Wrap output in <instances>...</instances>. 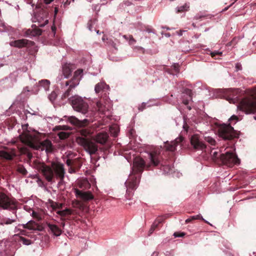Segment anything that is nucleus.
<instances>
[{
    "label": "nucleus",
    "mask_w": 256,
    "mask_h": 256,
    "mask_svg": "<svg viewBox=\"0 0 256 256\" xmlns=\"http://www.w3.org/2000/svg\"><path fill=\"white\" fill-rule=\"evenodd\" d=\"M160 149L155 148L152 150L148 154V157L150 162V164L146 165L144 160L140 158H136L134 161L132 172L130 174L128 178L125 182L127 188V192L136 190L139 184L141 174L145 167L149 169L152 165L158 166L162 160Z\"/></svg>",
    "instance_id": "nucleus-1"
},
{
    "label": "nucleus",
    "mask_w": 256,
    "mask_h": 256,
    "mask_svg": "<svg viewBox=\"0 0 256 256\" xmlns=\"http://www.w3.org/2000/svg\"><path fill=\"white\" fill-rule=\"evenodd\" d=\"M80 136L76 138V142L90 154H94L98 150L96 143L101 144H105L109 138L106 132H100L95 136H91L90 130L86 128H82L80 130Z\"/></svg>",
    "instance_id": "nucleus-2"
},
{
    "label": "nucleus",
    "mask_w": 256,
    "mask_h": 256,
    "mask_svg": "<svg viewBox=\"0 0 256 256\" xmlns=\"http://www.w3.org/2000/svg\"><path fill=\"white\" fill-rule=\"evenodd\" d=\"M40 170L48 182H53L54 178L63 180L64 177V165L60 163L52 162L51 166L43 164L40 166Z\"/></svg>",
    "instance_id": "nucleus-3"
},
{
    "label": "nucleus",
    "mask_w": 256,
    "mask_h": 256,
    "mask_svg": "<svg viewBox=\"0 0 256 256\" xmlns=\"http://www.w3.org/2000/svg\"><path fill=\"white\" fill-rule=\"evenodd\" d=\"M21 142L28 146L36 150H45L46 152L48 153L52 152L54 150V146L52 142L46 139L42 142H38L36 137L30 134H24L20 136Z\"/></svg>",
    "instance_id": "nucleus-4"
},
{
    "label": "nucleus",
    "mask_w": 256,
    "mask_h": 256,
    "mask_svg": "<svg viewBox=\"0 0 256 256\" xmlns=\"http://www.w3.org/2000/svg\"><path fill=\"white\" fill-rule=\"evenodd\" d=\"M238 117L235 115H233L229 119L230 124H222L220 126L218 130V132L220 137L222 138L224 140H230L235 138H238L239 136V132L235 130L233 127L231 126L232 124V121L238 120Z\"/></svg>",
    "instance_id": "nucleus-5"
},
{
    "label": "nucleus",
    "mask_w": 256,
    "mask_h": 256,
    "mask_svg": "<svg viewBox=\"0 0 256 256\" xmlns=\"http://www.w3.org/2000/svg\"><path fill=\"white\" fill-rule=\"evenodd\" d=\"M70 100L74 110L82 114L88 112V105L81 97L75 96H72Z\"/></svg>",
    "instance_id": "nucleus-6"
},
{
    "label": "nucleus",
    "mask_w": 256,
    "mask_h": 256,
    "mask_svg": "<svg viewBox=\"0 0 256 256\" xmlns=\"http://www.w3.org/2000/svg\"><path fill=\"white\" fill-rule=\"evenodd\" d=\"M240 110L246 114L256 112V98H243L238 105Z\"/></svg>",
    "instance_id": "nucleus-7"
},
{
    "label": "nucleus",
    "mask_w": 256,
    "mask_h": 256,
    "mask_svg": "<svg viewBox=\"0 0 256 256\" xmlns=\"http://www.w3.org/2000/svg\"><path fill=\"white\" fill-rule=\"evenodd\" d=\"M0 207L3 209L16 210V202L15 200L10 198L1 188H0Z\"/></svg>",
    "instance_id": "nucleus-8"
},
{
    "label": "nucleus",
    "mask_w": 256,
    "mask_h": 256,
    "mask_svg": "<svg viewBox=\"0 0 256 256\" xmlns=\"http://www.w3.org/2000/svg\"><path fill=\"white\" fill-rule=\"evenodd\" d=\"M220 160L222 164L229 167H232L240 163V160L237 156L232 152H226L225 154H220Z\"/></svg>",
    "instance_id": "nucleus-9"
},
{
    "label": "nucleus",
    "mask_w": 256,
    "mask_h": 256,
    "mask_svg": "<svg viewBox=\"0 0 256 256\" xmlns=\"http://www.w3.org/2000/svg\"><path fill=\"white\" fill-rule=\"evenodd\" d=\"M82 73L83 70L82 69L76 70L71 80L66 82V86H69L68 87L72 88H74L79 84Z\"/></svg>",
    "instance_id": "nucleus-10"
},
{
    "label": "nucleus",
    "mask_w": 256,
    "mask_h": 256,
    "mask_svg": "<svg viewBox=\"0 0 256 256\" xmlns=\"http://www.w3.org/2000/svg\"><path fill=\"white\" fill-rule=\"evenodd\" d=\"M82 73L83 70L82 69L76 70L71 80L66 82V86H69L68 87L72 88H74L79 84Z\"/></svg>",
    "instance_id": "nucleus-11"
},
{
    "label": "nucleus",
    "mask_w": 256,
    "mask_h": 256,
    "mask_svg": "<svg viewBox=\"0 0 256 256\" xmlns=\"http://www.w3.org/2000/svg\"><path fill=\"white\" fill-rule=\"evenodd\" d=\"M48 20L46 18L42 24H39L38 26L32 25V28L28 29L26 32V34L30 36H36L41 35L42 30L38 27H43L48 23Z\"/></svg>",
    "instance_id": "nucleus-12"
},
{
    "label": "nucleus",
    "mask_w": 256,
    "mask_h": 256,
    "mask_svg": "<svg viewBox=\"0 0 256 256\" xmlns=\"http://www.w3.org/2000/svg\"><path fill=\"white\" fill-rule=\"evenodd\" d=\"M16 150L15 148H6L0 150V158L6 160H12L16 156Z\"/></svg>",
    "instance_id": "nucleus-13"
},
{
    "label": "nucleus",
    "mask_w": 256,
    "mask_h": 256,
    "mask_svg": "<svg viewBox=\"0 0 256 256\" xmlns=\"http://www.w3.org/2000/svg\"><path fill=\"white\" fill-rule=\"evenodd\" d=\"M34 44V42L32 41H30L26 39H21L16 40H14L10 42V45L12 46L22 48L25 46H33Z\"/></svg>",
    "instance_id": "nucleus-14"
},
{
    "label": "nucleus",
    "mask_w": 256,
    "mask_h": 256,
    "mask_svg": "<svg viewBox=\"0 0 256 256\" xmlns=\"http://www.w3.org/2000/svg\"><path fill=\"white\" fill-rule=\"evenodd\" d=\"M75 194L77 198L84 201H88L94 199V196L90 192H85L78 189L75 190Z\"/></svg>",
    "instance_id": "nucleus-15"
},
{
    "label": "nucleus",
    "mask_w": 256,
    "mask_h": 256,
    "mask_svg": "<svg viewBox=\"0 0 256 256\" xmlns=\"http://www.w3.org/2000/svg\"><path fill=\"white\" fill-rule=\"evenodd\" d=\"M190 144L195 150H203L206 148V145L199 139L198 136L196 134L191 137Z\"/></svg>",
    "instance_id": "nucleus-16"
},
{
    "label": "nucleus",
    "mask_w": 256,
    "mask_h": 256,
    "mask_svg": "<svg viewBox=\"0 0 256 256\" xmlns=\"http://www.w3.org/2000/svg\"><path fill=\"white\" fill-rule=\"evenodd\" d=\"M183 140V137L180 136L176 138L174 140L170 142H165L164 147L167 150L174 152L176 150V147L180 144Z\"/></svg>",
    "instance_id": "nucleus-17"
},
{
    "label": "nucleus",
    "mask_w": 256,
    "mask_h": 256,
    "mask_svg": "<svg viewBox=\"0 0 256 256\" xmlns=\"http://www.w3.org/2000/svg\"><path fill=\"white\" fill-rule=\"evenodd\" d=\"M56 212L61 216V220H71L70 208H67L62 210H58Z\"/></svg>",
    "instance_id": "nucleus-18"
},
{
    "label": "nucleus",
    "mask_w": 256,
    "mask_h": 256,
    "mask_svg": "<svg viewBox=\"0 0 256 256\" xmlns=\"http://www.w3.org/2000/svg\"><path fill=\"white\" fill-rule=\"evenodd\" d=\"M46 225L48 227L51 232L55 236H58L61 234L62 230L58 226L52 224L50 222H46Z\"/></svg>",
    "instance_id": "nucleus-19"
},
{
    "label": "nucleus",
    "mask_w": 256,
    "mask_h": 256,
    "mask_svg": "<svg viewBox=\"0 0 256 256\" xmlns=\"http://www.w3.org/2000/svg\"><path fill=\"white\" fill-rule=\"evenodd\" d=\"M109 86L104 82H100L97 84L94 88L95 92L96 94H98L101 92H105L108 90Z\"/></svg>",
    "instance_id": "nucleus-20"
},
{
    "label": "nucleus",
    "mask_w": 256,
    "mask_h": 256,
    "mask_svg": "<svg viewBox=\"0 0 256 256\" xmlns=\"http://www.w3.org/2000/svg\"><path fill=\"white\" fill-rule=\"evenodd\" d=\"M28 230H32L42 231L44 229L42 224H39L33 220L29 221Z\"/></svg>",
    "instance_id": "nucleus-21"
},
{
    "label": "nucleus",
    "mask_w": 256,
    "mask_h": 256,
    "mask_svg": "<svg viewBox=\"0 0 256 256\" xmlns=\"http://www.w3.org/2000/svg\"><path fill=\"white\" fill-rule=\"evenodd\" d=\"M72 65L71 64H65L62 67V72L65 78H68L72 71Z\"/></svg>",
    "instance_id": "nucleus-22"
},
{
    "label": "nucleus",
    "mask_w": 256,
    "mask_h": 256,
    "mask_svg": "<svg viewBox=\"0 0 256 256\" xmlns=\"http://www.w3.org/2000/svg\"><path fill=\"white\" fill-rule=\"evenodd\" d=\"M19 151L22 154H25L29 160H31L32 154L30 152V148L26 146H24L19 148Z\"/></svg>",
    "instance_id": "nucleus-23"
},
{
    "label": "nucleus",
    "mask_w": 256,
    "mask_h": 256,
    "mask_svg": "<svg viewBox=\"0 0 256 256\" xmlns=\"http://www.w3.org/2000/svg\"><path fill=\"white\" fill-rule=\"evenodd\" d=\"M96 107L98 110L101 113L104 114L106 110H108V108L104 104L102 100H100L96 102Z\"/></svg>",
    "instance_id": "nucleus-24"
},
{
    "label": "nucleus",
    "mask_w": 256,
    "mask_h": 256,
    "mask_svg": "<svg viewBox=\"0 0 256 256\" xmlns=\"http://www.w3.org/2000/svg\"><path fill=\"white\" fill-rule=\"evenodd\" d=\"M201 220L204 221L206 223L210 224V223L208 221L205 220L202 218V215L200 214H198L196 216H190V218H188L186 220L185 222H186V224H188V222H192L194 220Z\"/></svg>",
    "instance_id": "nucleus-25"
},
{
    "label": "nucleus",
    "mask_w": 256,
    "mask_h": 256,
    "mask_svg": "<svg viewBox=\"0 0 256 256\" xmlns=\"http://www.w3.org/2000/svg\"><path fill=\"white\" fill-rule=\"evenodd\" d=\"M166 218L165 216H162L158 218L152 224V227L154 228V230L158 226V225L160 224L163 222L164 220Z\"/></svg>",
    "instance_id": "nucleus-26"
},
{
    "label": "nucleus",
    "mask_w": 256,
    "mask_h": 256,
    "mask_svg": "<svg viewBox=\"0 0 256 256\" xmlns=\"http://www.w3.org/2000/svg\"><path fill=\"white\" fill-rule=\"evenodd\" d=\"M70 121L71 124L78 126H82L84 124V122L80 121L75 117L72 116L70 118Z\"/></svg>",
    "instance_id": "nucleus-27"
},
{
    "label": "nucleus",
    "mask_w": 256,
    "mask_h": 256,
    "mask_svg": "<svg viewBox=\"0 0 256 256\" xmlns=\"http://www.w3.org/2000/svg\"><path fill=\"white\" fill-rule=\"evenodd\" d=\"M190 5L186 3L184 6H178L176 8V12L180 13L182 12H187L189 10Z\"/></svg>",
    "instance_id": "nucleus-28"
},
{
    "label": "nucleus",
    "mask_w": 256,
    "mask_h": 256,
    "mask_svg": "<svg viewBox=\"0 0 256 256\" xmlns=\"http://www.w3.org/2000/svg\"><path fill=\"white\" fill-rule=\"evenodd\" d=\"M160 168L166 174H169L172 171V168L169 164H162Z\"/></svg>",
    "instance_id": "nucleus-29"
},
{
    "label": "nucleus",
    "mask_w": 256,
    "mask_h": 256,
    "mask_svg": "<svg viewBox=\"0 0 256 256\" xmlns=\"http://www.w3.org/2000/svg\"><path fill=\"white\" fill-rule=\"evenodd\" d=\"M16 171L22 174V176H25L28 174V171L22 164H18L16 166Z\"/></svg>",
    "instance_id": "nucleus-30"
},
{
    "label": "nucleus",
    "mask_w": 256,
    "mask_h": 256,
    "mask_svg": "<svg viewBox=\"0 0 256 256\" xmlns=\"http://www.w3.org/2000/svg\"><path fill=\"white\" fill-rule=\"evenodd\" d=\"M73 162H74L72 166L71 170H72V172H75V169L76 168H80L82 164L79 160L77 159L72 160Z\"/></svg>",
    "instance_id": "nucleus-31"
},
{
    "label": "nucleus",
    "mask_w": 256,
    "mask_h": 256,
    "mask_svg": "<svg viewBox=\"0 0 256 256\" xmlns=\"http://www.w3.org/2000/svg\"><path fill=\"white\" fill-rule=\"evenodd\" d=\"M58 136L60 140H65L70 136V133L65 132H60L58 134Z\"/></svg>",
    "instance_id": "nucleus-32"
},
{
    "label": "nucleus",
    "mask_w": 256,
    "mask_h": 256,
    "mask_svg": "<svg viewBox=\"0 0 256 256\" xmlns=\"http://www.w3.org/2000/svg\"><path fill=\"white\" fill-rule=\"evenodd\" d=\"M70 213L71 220H75L77 216H80V212L77 210L70 209Z\"/></svg>",
    "instance_id": "nucleus-33"
},
{
    "label": "nucleus",
    "mask_w": 256,
    "mask_h": 256,
    "mask_svg": "<svg viewBox=\"0 0 256 256\" xmlns=\"http://www.w3.org/2000/svg\"><path fill=\"white\" fill-rule=\"evenodd\" d=\"M39 83L40 84L41 86H42L46 90L48 88L50 84V82L46 80H42L41 81H40Z\"/></svg>",
    "instance_id": "nucleus-34"
},
{
    "label": "nucleus",
    "mask_w": 256,
    "mask_h": 256,
    "mask_svg": "<svg viewBox=\"0 0 256 256\" xmlns=\"http://www.w3.org/2000/svg\"><path fill=\"white\" fill-rule=\"evenodd\" d=\"M63 206V204L58 202H53L52 204V209L54 210H56V209L61 210Z\"/></svg>",
    "instance_id": "nucleus-35"
},
{
    "label": "nucleus",
    "mask_w": 256,
    "mask_h": 256,
    "mask_svg": "<svg viewBox=\"0 0 256 256\" xmlns=\"http://www.w3.org/2000/svg\"><path fill=\"white\" fill-rule=\"evenodd\" d=\"M16 221V218L14 219H10V218H4L2 220V224H10L12 222H14Z\"/></svg>",
    "instance_id": "nucleus-36"
},
{
    "label": "nucleus",
    "mask_w": 256,
    "mask_h": 256,
    "mask_svg": "<svg viewBox=\"0 0 256 256\" xmlns=\"http://www.w3.org/2000/svg\"><path fill=\"white\" fill-rule=\"evenodd\" d=\"M204 140L206 142H208L212 146H215L216 144L215 140L210 136H206L204 138Z\"/></svg>",
    "instance_id": "nucleus-37"
},
{
    "label": "nucleus",
    "mask_w": 256,
    "mask_h": 256,
    "mask_svg": "<svg viewBox=\"0 0 256 256\" xmlns=\"http://www.w3.org/2000/svg\"><path fill=\"white\" fill-rule=\"evenodd\" d=\"M72 89L73 88L68 87V88L66 90V92L63 94L62 96V99H64L68 98V96L71 94V92Z\"/></svg>",
    "instance_id": "nucleus-38"
},
{
    "label": "nucleus",
    "mask_w": 256,
    "mask_h": 256,
    "mask_svg": "<svg viewBox=\"0 0 256 256\" xmlns=\"http://www.w3.org/2000/svg\"><path fill=\"white\" fill-rule=\"evenodd\" d=\"M73 206L75 208H78L79 210H83L84 208V206L79 201H76L75 202H74L72 203Z\"/></svg>",
    "instance_id": "nucleus-39"
},
{
    "label": "nucleus",
    "mask_w": 256,
    "mask_h": 256,
    "mask_svg": "<svg viewBox=\"0 0 256 256\" xmlns=\"http://www.w3.org/2000/svg\"><path fill=\"white\" fill-rule=\"evenodd\" d=\"M79 187L81 188H88L90 187V184L87 180H84L80 184Z\"/></svg>",
    "instance_id": "nucleus-40"
},
{
    "label": "nucleus",
    "mask_w": 256,
    "mask_h": 256,
    "mask_svg": "<svg viewBox=\"0 0 256 256\" xmlns=\"http://www.w3.org/2000/svg\"><path fill=\"white\" fill-rule=\"evenodd\" d=\"M183 93L184 94H186L188 96V98L190 99H192V91L191 90L188 88H185L184 90Z\"/></svg>",
    "instance_id": "nucleus-41"
},
{
    "label": "nucleus",
    "mask_w": 256,
    "mask_h": 256,
    "mask_svg": "<svg viewBox=\"0 0 256 256\" xmlns=\"http://www.w3.org/2000/svg\"><path fill=\"white\" fill-rule=\"evenodd\" d=\"M20 240L22 242L23 244L25 245H29L31 244V240L28 239H26L24 237H20Z\"/></svg>",
    "instance_id": "nucleus-42"
},
{
    "label": "nucleus",
    "mask_w": 256,
    "mask_h": 256,
    "mask_svg": "<svg viewBox=\"0 0 256 256\" xmlns=\"http://www.w3.org/2000/svg\"><path fill=\"white\" fill-rule=\"evenodd\" d=\"M186 235V234L184 232H175L174 234V236L175 238L182 237Z\"/></svg>",
    "instance_id": "nucleus-43"
},
{
    "label": "nucleus",
    "mask_w": 256,
    "mask_h": 256,
    "mask_svg": "<svg viewBox=\"0 0 256 256\" xmlns=\"http://www.w3.org/2000/svg\"><path fill=\"white\" fill-rule=\"evenodd\" d=\"M222 52H212L210 53V55H211L212 57L214 58L215 59L217 58L216 56H220L222 55Z\"/></svg>",
    "instance_id": "nucleus-44"
},
{
    "label": "nucleus",
    "mask_w": 256,
    "mask_h": 256,
    "mask_svg": "<svg viewBox=\"0 0 256 256\" xmlns=\"http://www.w3.org/2000/svg\"><path fill=\"white\" fill-rule=\"evenodd\" d=\"M208 16H205V15H199L198 14H196L194 18V19L195 20H200L202 18H208Z\"/></svg>",
    "instance_id": "nucleus-45"
},
{
    "label": "nucleus",
    "mask_w": 256,
    "mask_h": 256,
    "mask_svg": "<svg viewBox=\"0 0 256 256\" xmlns=\"http://www.w3.org/2000/svg\"><path fill=\"white\" fill-rule=\"evenodd\" d=\"M74 162H73L72 160H70L69 158L67 159L66 160V164L68 166H70V168H72V166L73 164H74Z\"/></svg>",
    "instance_id": "nucleus-46"
},
{
    "label": "nucleus",
    "mask_w": 256,
    "mask_h": 256,
    "mask_svg": "<svg viewBox=\"0 0 256 256\" xmlns=\"http://www.w3.org/2000/svg\"><path fill=\"white\" fill-rule=\"evenodd\" d=\"M218 153L216 152H214L212 154V156L213 160H216L217 158H218Z\"/></svg>",
    "instance_id": "nucleus-47"
},
{
    "label": "nucleus",
    "mask_w": 256,
    "mask_h": 256,
    "mask_svg": "<svg viewBox=\"0 0 256 256\" xmlns=\"http://www.w3.org/2000/svg\"><path fill=\"white\" fill-rule=\"evenodd\" d=\"M74 0H66L64 4V8L68 6L72 2H74Z\"/></svg>",
    "instance_id": "nucleus-48"
},
{
    "label": "nucleus",
    "mask_w": 256,
    "mask_h": 256,
    "mask_svg": "<svg viewBox=\"0 0 256 256\" xmlns=\"http://www.w3.org/2000/svg\"><path fill=\"white\" fill-rule=\"evenodd\" d=\"M65 128H66V126H56L54 128V130H66Z\"/></svg>",
    "instance_id": "nucleus-49"
},
{
    "label": "nucleus",
    "mask_w": 256,
    "mask_h": 256,
    "mask_svg": "<svg viewBox=\"0 0 256 256\" xmlns=\"http://www.w3.org/2000/svg\"><path fill=\"white\" fill-rule=\"evenodd\" d=\"M146 106V104L144 102H143L140 106L138 107V110L140 111L143 110L144 109H145Z\"/></svg>",
    "instance_id": "nucleus-50"
},
{
    "label": "nucleus",
    "mask_w": 256,
    "mask_h": 256,
    "mask_svg": "<svg viewBox=\"0 0 256 256\" xmlns=\"http://www.w3.org/2000/svg\"><path fill=\"white\" fill-rule=\"evenodd\" d=\"M192 99H190L188 98H187L186 99H183L182 103L185 105H188L189 103V100Z\"/></svg>",
    "instance_id": "nucleus-51"
},
{
    "label": "nucleus",
    "mask_w": 256,
    "mask_h": 256,
    "mask_svg": "<svg viewBox=\"0 0 256 256\" xmlns=\"http://www.w3.org/2000/svg\"><path fill=\"white\" fill-rule=\"evenodd\" d=\"M28 232H27L26 230H20V234H22V235H24V236H28Z\"/></svg>",
    "instance_id": "nucleus-52"
},
{
    "label": "nucleus",
    "mask_w": 256,
    "mask_h": 256,
    "mask_svg": "<svg viewBox=\"0 0 256 256\" xmlns=\"http://www.w3.org/2000/svg\"><path fill=\"white\" fill-rule=\"evenodd\" d=\"M29 222H27L26 224H22L21 226H22V228H26V229H28V227H29Z\"/></svg>",
    "instance_id": "nucleus-53"
},
{
    "label": "nucleus",
    "mask_w": 256,
    "mask_h": 256,
    "mask_svg": "<svg viewBox=\"0 0 256 256\" xmlns=\"http://www.w3.org/2000/svg\"><path fill=\"white\" fill-rule=\"evenodd\" d=\"M129 37H130V41L131 44L132 42H136L135 40L133 38L132 36L130 35L129 36Z\"/></svg>",
    "instance_id": "nucleus-54"
},
{
    "label": "nucleus",
    "mask_w": 256,
    "mask_h": 256,
    "mask_svg": "<svg viewBox=\"0 0 256 256\" xmlns=\"http://www.w3.org/2000/svg\"><path fill=\"white\" fill-rule=\"evenodd\" d=\"M54 0H44V4H48L51 3Z\"/></svg>",
    "instance_id": "nucleus-55"
},
{
    "label": "nucleus",
    "mask_w": 256,
    "mask_h": 256,
    "mask_svg": "<svg viewBox=\"0 0 256 256\" xmlns=\"http://www.w3.org/2000/svg\"><path fill=\"white\" fill-rule=\"evenodd\" d=\"M154 228H153L151 226V228L150 229L149 232H149L148 235H150L152 234V232H154Z\"/></svg>",
    "instance_id": "nucleus-56"
},
{
    "label": "nucleus",
    "mask_w": 256,
    "mask_h": 256,
    "mask_svg": "<svg viewBox=\"0 0 256 256\" xmlns=\"http://www.w3.org/2000/svg\"><path fill=\"white\" fill-rule=\"evenodd\" d=\"M236 68L238 70H242V66H241L240 64H236Z\"/></svg>",
    "instance_id": "nucleus-57"
},
{
    "label": "nucleus",
    "mask_w": 256,
    "mask_h": 256,
    "mask_svg": "<svg viewBox=\"0 0 256 256\" xmlns=\"http://www.w3.org/2000/svg\"><path fill=\"white\" fill-rule=\"evenodd\" d=\"M138 50H140L142 53H144V50L142 47H140Z\"/></svg>",
    "instance_id": "nucleus-58"
},
{
    "label": "nucleus",
    "mask_w": 256,
    "mask_h": 256,
    "mask_svg": "<svg viewBox=\"0 0 256 256\" xmlns=\"http://www.w3.org/2000/svg\"><path fill=\"white\" fill-rule=\"evenodd\" d=\"M184 32V31H182V30H180V31L177 32V33H178V34L179 36H182V32Z\"/></svg>",
    "instance_id": "nucleus-59"
},
{
    "label": "nucleus",
    "mask_w": 256,
    "mask_h": 256,
    "mask_svg": "<svg viewBox=\"0 0 256 256\" xmlns=\"http://www.w3.org/2000/svg\"><path fill=\"white\" fill-rule=\"evenodd\" d=\"M174 69L176 70L178 69V64H174Z\"/></svg>",
    "instance_id": "nucleus-60"
},
{
    "label": "nucleus",
    "mask_w": 256,
    "mask_h": 256,
    "mask_svg": "<svg viewBox=\"0 0 256 256\" xmlns=\"http://www.w3.org/2000/svg\"><path fill=\"white\" fill-rule=\"evenodd\" d=\"M146 31L148 32H152V29H150V28H148L146 30Z\"/></svg>",
    "instance_id": "nucleus-61"
},
{
    "label": "nucleus",
    "mask_w": 256,
    "mask_h": 256,
    "mask_svg": "<svg viewBox=\"0 0 256 256\" xmlns=\"http://www.w3.org/2000/svg\"><path fill=\"white\" fill-rule=\"evenodd\" d=\"M124 4H126V5H127V6H128L129 5V2H127V1H126L124 2Z\"/></svg>",
    "instance_id": "nucleus-62"
},
{
    "label": "nucleus",
    "mask_w": 256,
    "mask_h": 256,
    "mask_svg": "<svg viewBox=\"0 0 256 256\" xmlns=\"http://www.w3.org/2000/svg\"><path fill=\"white\" fill-rule=\"evenodd\" d=\"M117 134H117V132H114V136H117Z\"/></svg>",
    "instance_id": "nucleus-63"
},
{
    "label": "nucleus",
    "mask_w": 256,
    "mask_h": 256,
    "mask_svg": "<svg viewBox=\"0 0 256 256\" xmlns=\"http://www.w3.org/2000/svg\"><path fill=\"white\" fill-rule=\"evenodd\" d=\"M52 31H54L56 30V28L54 26H52Z\"/></svg>",
    "instance_id": "nucleus-64"
}]
</instances>
